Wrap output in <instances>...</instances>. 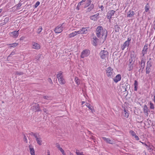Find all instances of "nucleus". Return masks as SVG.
Wrapping results in <instances>:
<instances>
[{
	"label": "nucleus",
	"mask_w": 155,
	"mask_h": 155,
	"mask_svg": "<svg viewBox=\"0 0 155 155\" xmlns=\"http://www.w3.org/2000/svg\"><path fill=\"white\" fill-rule=\"evenodd\" d=\"M96 33L97 36L99 38L101 36H104V39L105 40L107 36V31L105 28H103L100 26H99L96 28Z\"/></svg>",
	"instance_id": "nucleus-1"
},
{
	"label": "nucleus",
	"mask_w": 155,
	"mask_h": 155,
	"mask_svg": "<svg viewBox=\"0 0 155 155\" xmlns=\"http://www.w3.org/2000/svg\"><path fill=\"white\" fill-rule=\"evenodd\" d=\"M106 73L107 77L109 78L113 77L114 74L113 69L110 67H108L107 68Z\"/></svg>",
	"instance_id": "nucleus-2"
},
{
	"label": "nucleus",
	"mask_w": 155,
	"mask_h": 155,
	"mask_svg": "<svg viewBox=\"0 0 155 155\" xmlns=\"http://www.w3.org/2000/svg\"><path fill=\"white\" fill-rule=\"evenodd\" d=\"M65 23H63L61 25H59L55 29L54 31L56 33H59L61 32L63 29L65 28Z\"/></svg>",
	"instance_id": "nucleus-3"
},
{
	"label": "nucleus",
	"mask_w": 155,
	"mask_h": 155,
	"mask_svg": "<svg viewBox=\"0 0 155 155\" xmlns=\"http://www.w3.org/2000/svg\"><path fill=\"white\" fill-rule=\"evenodd\" d=\"M90 54V51L89 50L85 49L83 51L81 54V58H84L88 56Z\"/></svg>",
	"instance_id": "nucleus-4"
},
{
	"label": "nucleus",
	"mask_w": 155,
	"mask_h": 155,
	"mask_svg": "<svg viewBox=\"0 0 155 155\" xmlns=\"http://www.w3.org/2000/svg\"><path fill=\"white\" fill-rule=\"evenodd\" d=\"M108 52L107 51H101L100 54V56L101 58L104 59L108 56Z\"/></svg>",
	"instance_id": "nucleus-5"
},
{
	"label": "nucleus",
	"mask_w": 155,
	"mask_h": 155,
	"mask_svg": "<svg viewBox=\"0 0 155 155\" xmlns=\"http://www.w3.org/2000/svg\"><path fill=\"white\" fill-rule=\"evenodd\" d=\"M131 41V38H128L127 41H125L122 46L121 48L122 50H123L126 46L128 47L129 45V42Z\"/></svg>",
	"instance_id": "nucleus-6"
},
{
	"label": "nucleus",
	"mask_w": 155,
	"mask_h": 155,
	"mask_svg": "<svg viewBox=\"0 0 155 155\" xmlns=\"http://www.w3.org/2000/svg\"><path fill=\"white\" fill-rule=\"evenodd\" d=\"M115 11L113 10H109L107 13V18L108 19H110L112 18V16L114 15Z\"/></svg>",
	"instance_id": "nucleus-7"
},
{
	"label": "nucleus",
	"mask_w": 155,
	"mask_h": 155,
	"mask_svg": "<svg viewBox=\"0 0 155 155\" xmlns=\"http://www.w3.org/2000/svg\"><path fill=\"white\" fill-rule=\"evenodd\" d=\"M32 48L35 49H39L40 48V45L38 43L32 42Z\"/></svg>",
	"instance_id": "nucleus-8"
},
{
	"label": "nucleus",
	"mask_w": 155,
	"mask_h": 155,
	"mask_svg": "<svg viewBox=\"0 0 155 155\" xmlns=\"http://www.w3.org/2000/svg\"><path fill=\"white\" fill-rule=\"evenodd\" d=\"M99 13H97L94 15L90 16V19L92 20L97 21L99 18Z\"/></svg>",
	"instance_id": "nucleus-9"
},
{
	"label": "nucleus",
	"mask_w": 155,
	"mask_h": 155,
	"mask_svg": "<svg viewBox=\"0 0 155 155\" xmlns=\"http://www.w3.org/2000/svg\"><path fill=\"white\" fill-rule=\"evenodd\" d=\"M121 79V76L120 74L117 75L116 77L113 78V81L116 83H117Z\"/></svg>",
	"instance_id": "nucleus-10"
},
{
	"label": "nucleus",
	"mask_w": 155,
	"mask_h": 155,
	"mask_svg": "<svg viewBox=\"0 0 155 155\" xmlns=\"http://www.w3.org/2000/svg\"><path fill=\"white\" fill-rule=\"evenodd\" d=\"M135 15L134 12L131 10H129L127 13V17H133Z\"/></svg>",
	"instance_id": "nucleus-11"
},
{
	"label": "nucleus",
	"mask_w": 155,
	"mask_h": 155,
	"mask_svg": "<svg viewBox=\"0 0 155 155\" xmlns=\"http://www.w3.org/2000/svg\"><path fill=\"white\" fill-rule=\"evenodd\" d=\"M29 147L31 155H35V150L32 146L30 144L29 145Z\"/></svg>",
	"instance_id": "nucleus-12"
},
{
	"label": "nucleus",
	"mask_w": 155,
	"mask_h": 155,
	"mask_svg": "<svg viewBox=\"0 0 155 155\" xmlns=\"http://www.w3.org/2000/svg\"><path fill=\"white\" fill-rule=\"evenodd\" d=\"M85 105L89 108V109L92 112H94L95 111L94 107L92 106L90 104L86 103L85 104Z\"/></svg>",
	"instance_id": "nucleus-13"
},
{
	"label": "nucleus",
	"mask_w": 155,
	"mask_h": 155,
	"mask_svg": "<svg viewBox=\"0 0 155 155\" xmlns=\"http://www.w3.org/2000/svg\"><path fill=\"white\" fill-rule=\"evenodd\" d=\"M89 28V27H83L81 28V31L82 34H87L88 31V29Z\"/></svg>",
	"instance_id": "nucleus-14"
},
{
	"label": "nucleus",
	"mask_w": 155,
	"mask_h": 155,
	"mask_svg": "<svg viewBox=\"0 0 155 155\" xmlns=\"http://www.w3.org/2000/svg\"><path fill=\"white\" fill-rule=\"evenodd\" d=\"M148 44H146L142 50V52L147 54V52Z\"/></svg>",
	"instance_id": "nucleus-15"
},
{
	"label": "nucleus",
	"mask_w": 155,
	"mask_h": 155,
	"mask_svg": "<svg viewBox=\"0 0 155 155\" xmlns=\"http://www.w3.org/2000/svg\"><path fill=\"white\" fill-rule=\"evenodd\" d=\"M102 138L107 143L110 144H112L113 143L112 141L109 138H107L106 137H102Z\"/></svg>",
	"instance_id": "nucleus-16"
},
{
	"label": "nucleus",
	"mask_w": 155,
	"mask_h": 155,
	"mask_svg": "<svg viewBox=\"0 0 155 155\" xmlns=\"http://www.w3.org/2000/svg\"><path fill=\"white\" fill-rule=\"evenodd\" d=\"M91 0H87L86 2L84 3V8H85L88 7L90 5H91Z\"/></svg>",
	"instance_id": "nucleus-17"
},
{
	"label": "nucleus",
	"mask_w": 155,
	"mask_h": 155,
	"mask_svg": "<svg viewBox=\"0 0 155 155\" xmlns=\"http://www.w3.org/2000/svg\"><path fill=\"white\" fill-rule=\"evenodd\" d=\"M93 45L95 46H96L97 45V41L98 40V38L96 37V36H94L93 38Z\"/></svg>",
	"instance_id": "nucleus-18"
},
{
	"label": "nucleus",
	"mask_w": 155,
	"mask_h": 155,
	"mask_svg": "<svg viewBox=\"0 0 155 155\" xmlns=\"http://www.w3.org/2000/svg\"><path fill=\"white\" fill-rule=\"evenodd\" d=\"M19 30H18L17 31H14L12 32V35L13 36H14L15 38H16L18 37L19 35L18 31Z\"/></svg>",
	"instance_id": "nucleus-19"
},
{
	"label": "nucleus",
	"mask_w": 155,
	"mask_h": 155,
	"mask_svg": "<svg viewBox=\"0 0 155 155\" xmlns=\"http://www.w3.org/2000/svg\"><path fill=\"white\" fill-rule=\"evenodd\" d=\"M149 111V110L148 109L147 106L145 105L143 108V112L145 113H146V115L147 116L148 115V112Z\"/></svg>",
	"instance_id": "nucleus-20"
},
{
	"label": "nucleus",
	"mask_w": 155,
	"mask_h": 155,
	"mask_svg": "<svg viewBox=\"0 0 155 155\" xmlns=\"http://www.w3.org/2000/svg\"><path fill=\"white\" fill-rule=\"evenodd\" d=\"M94 8V5L93 4H91V5L90 6L87 8V12H89L90 11H91L92 9H93Z\"/></svg>",
	"instance_id": "nucleus-21"
},
{
	"label": "nucleus",
	"mask_w": 155,
	"mask_h": 155,
	"mask_svg": "<svg viewBox=\"0 0 155 155\" xmlns=\"http://www.w3.org/2000/svg\"><path fill=\"white\" fill-rule=\"evenodd\" d=\"M135 61V58L134 57L133 55V56L131 55V58L129 59V60L130 64H131L132 63H133Z\"/></svg>",
	"instance_id": "nucleus-22"
},
{
	"label": "nucleus",
	"mask_w": 155,
	"mask_h": 155,
	"mask_svg": "<svg viewBox=\"0 0 155 155\" xmlns=\"http://www.w3.org/2000/svg\"><path fill=\"white\" fill-rule=\"evenodd\" d=\"M36 140L37 143L39 145H41L42 144L41 143L42 142V141L41 140V138L40 137H39L38 138H37V139H36Z\"/></svg>",
	"instance_id": "nucleus-23"
},
{
	"label": "nucleus",
	"mask_w": 155,
	"mask_h": 155,
	"mask_svg": "<svg viewBox=\"0 0 155 155\" xmlns=\"http://www.w3.org/2000/svg\"><path fill=\"white\" fill-rule=\"evenodd\" d=\"M134 90L135 91H137V86L138 85V83L137 81L135 80L134 81Z\"/></svg>",
	"instance_id": "nucleus-24"
},
{
	"label": "nucleus",
	"mask_w": 155,
	"mask_h": 155,
	"mask_svg": "<svg viewBox=\"0 0 155 155\" xmlns=\"http://www.w3.org/2000/svg\"><path fill=\"white\" fill-rule=\"evenodd\" d=\"M58 79L60 84H64L65 83V81L63 77Z\"/></svg>",
	"instance_id": "nucleus-25"
},
{
	"label": "nucleus",
	"mask_w": 155,
	"mask_h": 155,
	"mask_svg": "<svg viewBox=\"0 0 155 155\" xmlns=\"http://www.w3.org/2000/svg\"><path fill=\"white\" fill-rule=\"evenodd\" d=\"M114 29L115 32H119L120 30V28L119 26L117 25L114 26Z\"/></svg>",
	"instance_id": "nucleus-26"
},
{
	"label": "nucleus",
	"mask_w": 155,
	"mask_h": 155,
	"mask_svg": "<svg viewBox=\"0 0 155 155\" xmlns=\"http://www.w3.org/2000/svg\"><path fill=\"white\" fill-rule=\"evenodd\" d=\"M150 67H148V66H147L146 71V73L147 74H149L150 73L151 71Z\"/></svg>",
	"instance_id": "nucleus-27"
},
{
	"label": "nucleus",
	"mask_w": 155,
	"mask_h": 155,
	"mask_svg": "<svg viewBox=\"0 0 155 155\" xmlns=\"http://www.w3.org/2000/svg\"><path fill=\"white\" fill-rule=\"evenodd\" d=\"M76 35V33L75 31H74L71 33H70L69 35V37L70 38H71L75 36Z\"/></svg>",
	"instance_id": "nucleus-28"
},
{
	"label": "nucleus",
	"mask_w": 155,
	"mask_h": 155,
	"mask_svg": "<svg viewBox=\"0 0 155 155\" xmlns=\"http://www.w3.org/2000/svg\"><path fill=\"white\" fill-rule=\"evenodd\" d=\"M74 81L78 85L80 84V82L79 79L77 77H75L74 78Z\"/></svg>",
	"instance_id": "nucleus-29"
},
{
	"label": "nucleus",
	"mask_w": 155,
	"mask_h": 155,
	"mask_svg": "<svg viewBox=\"0 0 155 155\" xmlns=\"http://www.w3.org/2000/svg\"><path fill=\"white\" fill-rule=\"evenodd\" d=\"M149 5L148 3H147L145 6V12H147L149 10Z\"/></svg>",
	"instance_id": "nucleus-30"
},
{
	"label": "nucleus",
	"mask_w": 155,
	"mask_h": 155,
	"mask_svg": "<svg viewBox=\"0 0 155 155\" xmlns=\"http://www.w3.org/2000/svg\"><path fill=\"white\" fill-rule=\"evenodd\" d=\"M124 116L126 118H127L129 116V113L126 111L125 109H124Z\"/></svg>",
	"instance_id": "nucleus-31"
},
{
	"label": "nucleus",
	"mask_w": 155,
	"mask_h": 155,
	"mask_svg": "<svg viewBox=\"0 0 155 155\" xmlns=\"http://www.w3.org/2000/svg\"><path fill=\"white\" fill-rule=\"evenodd\" d=\"M43 98L47 100H51V97L48 96H43Z\"/></svg>",
	"instance_id": "nucleus-32"
},
{
	"label": "nucleus",
	"mask_w": 155,
	"mask_h": 155,
	"mask_svg": "<svg viewBox=\"0 0 155 155\" xmlns=\"http://www.w3.org/2000/svg\"><path fill=\"white\" fill-rule=\"evenodd\" d=\"M75 153L77 155H84L83 152H80L79 150H76Z\"/></svg>",
	"instance_id": "nucleus-33"
},
{
	"label": "nucleus",
	"mask_w": 155,
	"mask_h": 155,
	"mask_svg": "<svg viewBox=\"0 0 155 155\" xmlns=\"http://www.w3.org/2000/svg\"><path fill=\"white\" fill-rule=\"evenodd\" d=\"M62 73L61 71L59 73L57 74V76L58 79L62 77Z\"/></svg>",
	"instance_id": "nucleus-34"
},
{
	"label": "nucleus",
	"mask_w": 155,
	"mask_h": 155,
	"mask_svg": "<svg viewBox=\"0 0 155 155\" xmlns=\"http://www.w3.org/2000/svg\"><path fill=\"white\" fill-rule=\"evenodd\" d=\"M42 28L41 26H39L37 31V33L38 34H40L42 31Z\"/></svg>",
	"instance_id": "nucleus-35"
},
{
	"label": "nucleus",
	"mask_w": 155,
	"mask_h": 155,
	"mask_svg": "<svg viewBox=\"0 0 155 155\" xmlns=\"http://www.w3.org/2000/svg\"><path fill=\"white\" fill-rule=\"evenodd\" d=\"M146 62V59L145 58H141L140 64H145Z\"/></svg>",
	"instance_id": "nucleus-36"
},
{
	"label": "nucleus",
	"mask_w": 155,
	"mask_h": 155,
	"mask_svg": "<svg viewBox=\"0 0 155 155\" xmlns=\"http://www.w3.org/2000/svg\"><path fill=\"white\" fill-rule=\"evenodd\" d=\"M149 144L148 145V146L147 147V149L148 150H152L153 149H152V146L150 144V143H149Z\"/></svg>",
	"instance_id": "nucleus-37"
},
{
	"label": "nucleus",
	"mask_w": 155,
	"mask_h": 155,
	"mask_svg": "<svg viewBox=\"0 0 155 155\" xmlns=\"http://www.w3.org/2000/svg\"><path fill=\"white\" fill-rule=\"evenodd\" d=\"M150 109H154V105L153 104V103L152 102H150Z\"/></svg>",
	"instance_id": "nucleus-38"
},
{
	"label": "nucleus",
	"mask_w": 155,
	"mask_h": 155,
	"mask_svg": "<svg viewBox=\"0 0 155 155\" xmlns=\"http://www.w3.org/2000/svg\"><path fill=\"white\" fill-rule=\"evenodd\" d=\"M15 74L21 75L23 74V73L21 71H16L15 72Z\"/></svg>",
	"instance_id": "nucleus-39"
},
{
	"label": "nucleus",
	"mask_w": 155,
	"mask_h": 155,
	"mask_svg": "<svg viewBox=\"0 0 155 155\" xmlns=\"http://www.w3.org/2000/svg\"><path fill=\"white\" fill-rule=\"evenodd\" d=\"M151 62L150 61H148L147 62V65L149 67H151L152 66L151 64Z\"/></svg>",
	"instance_id": "nucleus-40"
},
{
	"label": "nucleus",
	"mask_w": 155,
	"mask_h": 155,
	"mask_svg": "<svg viewBox=\"0 0 155 155\" xmlns=\"http://www.w3.org/2000/svg\"><path fill=\"white\" fill-rule=\"evenodd\" d=\"M11 47H15L18 45V43H14L11 44Z\"/></svg>",
	"instance_id": "nucleus-41"
},
{
	"label": "nucleus",
	"mask_w": 155,
	"mask_h": 155,
	"mask_svg": "<svg viewBox=\"0 0 155 155\" xmlns=\"http://www.w3.org/2000/svg\"><path fill=\"white\" fill-rule=\"evenodd\" d=\"M130 133L133 136H134L136 135V134L135 132L133 130H131L130 131Z\"/></svg>",
	"instance_id": "nucleus-42"
},
{
	"label": "nucleus",
	"mask_w": 155,
	"mask_h": 155,
	"mask_svg": "<svg viewBox=\"0 0 155 155\" xmlns=\"http://www.w3.org/2000/svg\"><path fill=\"white\" fill-rule=\"evenodd\" d=\"M36 111H40L41 110H40V108L39 107L38 104H37L36 106Z\"/></svg>",
	"instance_id": "nucleus-43"
},
{
	"label": "nucleus",
	"mask_w": 155,
	"mask_h": 155,
	"mask_svg": "<svg viewBox=\"0 0 155 155\" xmlns=\"http://www.w3.org/2000/svg\"><path fill=\"white\" fill-rule=\"evenodd\" d=\"M23 139H24V141L26 143H28L27 139L26 137V136L25 135V134L24 135Z\"/></svg>",
	"instance_id": "nucleus-44"
},
{
	"label": "nucleus",
	"mask_w": 155,
	"mask_h": 155,
	"mask_svg": "<svg viewBox=\"0 0 155 155\" xmlns=\"http://www.w3.org/2000/svg\"><path fill=\"white\" fill-rule=\"evenodd\" d=\"M76 33V35L78 34H82L81 31V29H80L79 31H75Z\"/></svg>",
	"instance_id": "nucleus-45"
},
{
	"label": "nucleus",
	"mask_w": 155,
	"mask_h": 155,
	"mask_svg": "<svg viewBox=\"0 0 155 155\" xmlns=\"http://www.w3.org/2000/svg\"><path fill=\"white\" fill-rule=\"evenodd\" d=\"M40 2L39 1H37L36 2L35 5V8L37 7L40 4Z\"/></svg>",
	"instance_id": "nucleus-46"
},
{
	"label": "nucleus",
	"mask_w": 155,
	"mask_h": 155,
	"mask_svg": "<svg viewBox=\"0 0 155 155\" xmlns=\"http://www.w3.org/2000/svg\"><path fill=\"white\" fill-rule=\"evenodd\" d=\"M33 136L35 137L36 139H37V138H38L39 137H40V136L38 134V136L37 134L36 133H35Z\"/></svg>",
	"instance_id": "nucleus-47"
},
{
	"label": "nucleus",
	"mask_w": 155,
	"mask_h": 155,
	"mask_svg": "<svg viewBox=\"0 0 155 155\" xmlns=\"http://www.w3.org/2000/svg\"><path fill=\"white\" fill-rule=\"evenodd\" d=\"M33 136L35 137L36 139H37V138H38L39 137H40V136L38 134V136L37 134L36 133H35Z\"/></svg>",
	"instance_id": "nucleus-48"
},
{
	"label": "nucleus",
	"mask_w": 155,
	"mask_h": 155,
	"mask_svg": "<svg viewBox=\"0 0 155 155\" xmlns=\"http://www.w3.org/2000/svg\"><path fill=\"white\" fill-rule=\"evenodd\" d=\"M33 136L35 137L36 139H37V138H38L39 137H40V136L38 134V136L37 134L36 133H35Z\"/></svg>",
	"instance_id": "nucleus-49"
},
{
	"label": "nucleus",
	"mask_w": 155,
	"mask_h": 155,
	"mask_svg": "<svg viewBox=\"0 0 155 155\" xmlns=\"http://www.w3.org/2000/svg\"><path fill=\"white\" fill-rule=\"evenodd\" d=\"M15 54V52L14 51H12L11 53L8 56V58L9 57H11L12 55H14Z\"/></svg>",
	"instance_id": "nucleus-50"
},
{
	"label": "nucleus",
	"mask_w": 155,
	"mask_h": 155,
	"mask_svg": "<svg viewBox=\"0 0 155 155\" xmlns=\"http://www.w3.org/2000/svg\"><path fill=\"white\" fill-rule=\"evenodd\" d=\"M21 4L20 3H18L17 5L16 8L17 9H19V8L21 6Z\"/></svg>",
	"instance_id": "nucleus-51"
},
{
	"label": "nucleus",
	"mask_w": 155,
	"mask_h": 155,
	"mask_svg": "<svg viewBox=\"0 0 155 155\" xmlns=\"http://www.w3.org/2000/svg\"><path fill=\"white\" fill-rule=\"evenodd\" d=\"M134 63H132V64H130L129 65L130 66H129V70H132V69H133V64Z\"/></svg>",
	"instance_id": "nucleus-52"
},
{
	"label": "nucleus",
	"mask_w": 155,
	"mask_h": 155,
	"mask_svg": "<svg viewBox=\"0 0 155 155\" xmlns=\"http://www.w3.org/2000/svg\"><path fill=\"white\" fill-rule=\"evenodd\" d=\"M58 150L60 151L62 153H64V151L61 147L60 148H59Z\"/></svg>",
	"instance_id": "nucleus-53"
},
{
	"label": "nucleus",
	"mask_w": 155,
	"mask_h": 155,
	"mask_svg": "<svg viewBox=\"0 0 155 155\" xmlns=\"http://www.w3.org/2000/svg\"><path fill=\"white\" fill-rule=\"evenodd\" d=\"M9 18H8L7 17L5 18L4 21L5 22H7L9 21Z\"/></svg>",
	"instance_id": "nucleus-54"
},
{
	"label": "nucleus",
	"mask_w": 155,
	"mask_h": 155,
	"mask_svg": "<svg viewBox=\"0 0 155 155\" xmlns=\"http://www.w3.org/2000/svg\"><path fill=\"white\" fill-rule=\"evenodd\" d=\"M134 138L135 139V140H139V138L137 136V135H135L134 136Z\"/></svg>",
	"instance_id": "nucleus-55"
},
{
	"label": "nucleus",
	"mask_w": 155,
	"mask_h": 155,
	"mask_svg": "<svg viewBox=\"0 0 155 155\" xmlns=\"http://www.w3.org/2000/svg\"><path fill=\"white\" fill-rule=\"evenodd\" d=\"M144 68L142 67L141 68H140V69L139 70V72H141V73H142V72Z\"/></svg>",
	"instance_id": "nucleus-56"
},
{
	"label": "nucleus",
	"mask_w": 155,
	"mask_h": 155,
	"mask_svg": "<svg viewBox=\"0 0 155 155\" xmlns=\"http://www.w3.org/2000/svg\"><path fill=\"white\" fill-rule=\"evenodd\" d=\"M56 146L58 149L61 147L60 145L58 143L56 144Z\"/></svg>",
	"instance_id": "nucleus-57"
},
{
	"label": "nucleus",
	"mask_w": 155,
	"mask_h": 155,
	"mask_svg": "<svg viewBox=\"0 0 155 155\" xmlns=\"http://www.w3.org/2000/svg\"><path fill=\"white\" fill-rule=\"evenodd\" d=\"M48 81L51 84L52 83V81L51 80V79L50 78H49L48 79Z\"/></svg>",
	"instance_id": "nucleus-58"
},
{
	"label": "nucleus",
	"mask_w": 155,
	"mask_h": 155,
	"mask_svg": "<svg viewBox=\"0 0 155 155\" xmlns=\"http://www.w3.org/2000/svg\"><path fill=\"white\" fill-rule=\"evenodd\" d=\"M140 142H141L145 146H146L147 147L148 146V145L146 143H145L142 142L140 141Z\"/></svg>",
	"instance_id": "nucleus-59"
},
{
	"label": "nucleus",
	"mask_w": 155,
	"mask_h": 155,
	"mask_svg": "<svg viewBox=\"0 0 155 155\" xmlns=\"http://www.w3.org/2000/svg\"><path fill=\"white\" fill-rule=\"evenodd\" d=\"M82 3L83 2H82V1H81L79 2L78 3V5H79L80 6V5H81L83 4Z\"/></svg>",
	"instance_id": "nucleus-60"
},
{
	"label": "nucleus",
	"mask_w": 155,
	"mask_h": 155,
	"mask_svg": "<svg viewBox=\"0 0 155 155\" xmlns=\"http://www.w3.org/2000/svg\"><path fill=\"white\" fill-rule=\"evenodd\" d=\"M24 38L25 37L24 36H22L20 38V41L23 40Z\"/></svg>",
	"instance_id": "nucleus-61"
},
{
	"label": "nucleus",
	"mask_w": 155,
	"mask_h": 155,
	"mask_svg": "<svg viewBox=\"0 0 155 155\" xmlns=\"http://www.w3.org/2000/svg\"><path fill=\"white\" fill-rule=\"evenodd\" d=\"M145 64H140V66L144 68L145 67Z\"/></svg>",
	"instance_id": "nucleus-62"
},
{
	"label": "nucleus",
	"mask_w": 155,
	"mask_h": 155,
	"mask_svg": "<svg viewBox=\"0 0 155 155\" xmlns=\"http://www.w3.org/2000/svg\"><path fill=\"white\" fill-rule=\"evenodd\" d=\"M40 57L39 55H38L36 57V59H37V60H38L39 59Z\"/></svg>",
	"instance_id": "nucleus-63"
},
{
	"label": "nucleus",
	"mask_w": 155,
	"mask_h": 155,
	"mask_svg": "<svg viewBox=\"0 0 155 155\" xmlns=\"http://www.w3.org/2000/svg\"><path fill=\"white\" fill-rule=\"evenodd\" d=\"M153 29L155 30V21H153Z\"/></svg>",
	"instance_id": "nucleus-64"
}]
</instances>
